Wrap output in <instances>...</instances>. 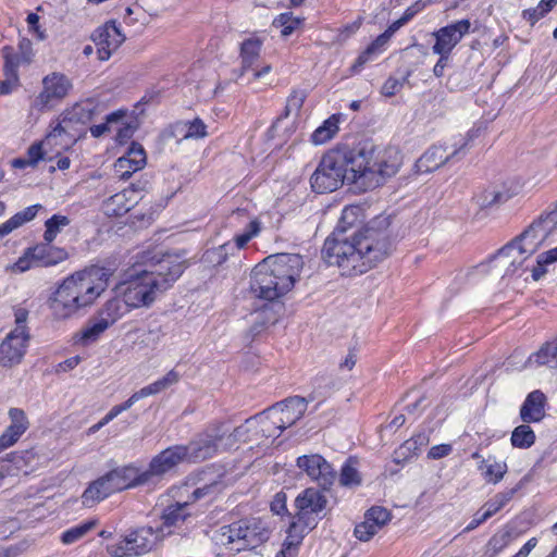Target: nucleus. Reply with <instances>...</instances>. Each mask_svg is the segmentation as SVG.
I'll list each match as a JSON object with an SVG mask.
<instances>
[{
	"label": "nucleus",
	"mask_w": 557,
	"mask_h": 557,
	"mask_svg": "<svg viewBox=\"0 0 557 557\" xmlns=\"http://www.w3.org/2000/svg\"><path fill=\"white\" fill-rule=\"evenodd\" d=\"M177 135L182 136L180 140L201 139L208 136L207 125L199 117H196L193 121H180L172 126V129L169 133V136L172 137H176Z\"/></svg>",
	"instance_id": "7c9ffc66"
},
{
	"label": "nucleus",
	"mask_w": 557,
	"mask_h": 557,
	"mask_svg": "<svg viewBox=\"0 0 557 557\" xmlns=\"http://www.w3.org/2000/svg\"><path fill=\"white\" fill-rule=\"evenodd\" d=\"M372 54H374V52L369 47H367V49L359 54V57L356 59V61L351 65V67H350L351 74L359 73L362 70V67L364 66V64L367 62H369Z\"/></svg>",
	"instance_id": "774afa93"
},
{
	"label": "nucleus",
	"mask_w": 557,
	"mask_h": 557,
	"mask_svg": "<svg viewBox=\"0 0 557 557\" xmlns=\"http://www.w3.org/2000/svg\"><path fill=\"white\" fill-rule=\"evenodd\" d=\"M546 396L535 389L531 392L520 408V418L524 423L540 422L545 416Z\"/></svg>",
	"instance_id": "bb28decb"
},
{
	"label": "nucleus",
	"mask_w": 557,
	"mask_h": 557,
	"mask_svg": "<svg viewBox=\"0 0 557 557\" xmlns=\"http://www.w3.org/2000/svg\"><path fill=\"white\" fill-rule=\"evenodd\" d=\"M115 493L107 474L91 482L82 495V503L86 507H92L95 504Z\"/></svg>",
	"instance_id": "c85d7f7f"
},
{
	"label": "nucleus",
	"mask_w": 557,
	"mask_h": 557,
	"mask_svg": "<svg viewBox=\"0 0 557 557\" xmlns=\"http://www.w3.org/2000/svg\"><path fill=\"white\" fill-rule=\"evenodd\" d=\"M557 261V247L537 256L536 265L532 269V277L534 281L540 280L545 273V265Z\"/></svg>",
	"instance_id": "603ef678"
},
{
	"label": "nucleus",
	"mask_w": 557,
	"mask_h": 557,
	"mask_svg": "<svg viewBox=\"0 0 557 557\" xmlns=\"http://www.w3.org/2000/svg\"><path fill=\"white\" fill-rule=\"evenodd\" d=\"M139 190V187L132 184L131 188L114 194L103 202V212L109 216H122L127 213L138 202Z\"/></svg>",
	"instance_id": "4be33fe9"
},
{
	"label": "nucleus",
	"mask_w": 557,
	"mask_h": 557,
	"mask_svg": "<svg viewBox=\"0 0 557 557\" xmlns=\"http://www.w3.org/2000/svg\"><path fill=\"white\" fill-rule=\"evenodd\" d=\"M510 441L513 447L525 449L535 443V433L529 424H521L515 428Z\"/></svg>",
	"instance_id": "a19ab883"
},
{
	"label": "nucleus",
	"mask_w": 557,
	"mask_h": 557,
	"mask_svg": "<svg viewBox=\"0 0 557 557\" xmlns=\"http://www.w3.org/2000/svg\"><path fill=\"white\" fill-rule=\"evenodd\" d=\"M290 522L287 528V536L285 539L286 549H296L302 542L304 537L312 531L318 523L314 519L302 518V516L296 512L294 516L290 515Z\"/></svg>",
	"instance_id": "a878e982"
},
{
	"label": "nucleus",
	"mask_w": 557,
	"mask_h": 557,
	"mask_svg": "<svg viewBox=\"0 0 557 557\" xmlns=\"http://www.w3.org/2000/svg\"><path fill=\"white\" fill-rule=\"evenodd\" d=\"M4 59L3 72L5 77H18L20 57L15 53L14 48L4 46L1 50Z\"/></svg>",
	"instance_id": "8fccbe9b"
},
{
	"label": "nucleus",
	"mask_w": 557,
	"mask_h": 557,
	"mask_svg": "<svg viewBox=\"0 0 557 557\" xmlns=\"http://www.w3.org/2000/svg\"><path fill=\"white\" fill-rule=\"evenodd\" d=\"M113 490L122 492L137 486L148 485L147 474L133 465L122 466L106 473Z\"/></svg>",
	"instance_id": "aec40b11"
},
{
	"label": "nucleus",
	"mask_w": 557,
	"mask_h": 557,
	"mask_svg": "<svg viewBox=\"0 0 557 557\" xmlns=\"http://www.w3.org/2000/svg\"><path fill=\"white\" fill-rule=\"evenodd\" d=\"M35 260L32 255V247H28L25 249L23 256H21L17 261L14 263L13 269L18 272H25L29 270L30 268H34Z\"/></svg>",
	"instance_id": "680f3d73"
},
{
	"label": "nucleus",
	"mask_w": 557,
	"mask_h": 557,
	"mask_svg": "<svg viewBox=\"0 0 557 557\" xmlns=\"http://www.w3.org/2000/svg\"><path fill=\"white\" fill-rule=\"evenodd\" d=\"M377 532L379 529L370 520L367 519V513L364 515V521L357 524L354 531L355 536L363 542L372 539Z\"/></svg>",
	"instance_id": "4d7b16f0"
},
{
	"label": "nucleus",
	"mask_w": 557,
	"mask_h": 557,
	"mask_svg": "<svg viewBox=\"0 0 557 557\" xmlns=\"http://www.w3.org/2000/svg\"><path fill=\"white\" fill-rule=\"evenodd\" d=\"M111 276V269L91 265L65 277L48 301L52 318L64 321L79 315L107 289Z\"/></svg>",
	"instance_id": "7ed1b4c3"
},
{
	"label": "nucleus",
	"mask_w": 557,
	"mask_h": 557,
	"mask_svg": "<svg viewBox=\"0 0 557 557\" xmlns=\"http://www.w3.org/2000/svg\"><path fill=\"white\" fill-rule=\"evenodd\" d=\"M372 54H374V52L369 47H367V49L359 54V57L356 59V61L351 65V67H350L351 74L359 73L362 70V67L364 66V64L367 62H369Z\"/></svg>",
	"instance_id": "69168bd1"
},
{
	"label": "nucleus",
	"mask_w": 557,
	"mask_h": 557,
	"mask_svg": "<svg viewBox=\"0 0 557 557\" xmlns=\"http://www.w3.org/2000/svg\"><path fill=\"white\" fill-rule=\"evenodd\" d=\"M357 207H346L335 231L325 239L322 258L329 265H336L344 276L366 273L386 259L394 250L391 236V216L379 214L359 231L347 236L358 212Z\"/></svg>",
	"instance_id": "f03ea898"
},
{
	"label": "nucleus",
	"mask_w": 557,
	"mask_h": 557,
	"mask_svg": "<svg viewBox=\"0 0 557 557\" xmlns=\"http://www.w3.org/2000/svg\"><path fill=\"white\" fill-rule=\"evenodd\" d=\"M338 120L335 115L330 116L311 135V141L315 145H322L332 139L338 132Z\"/></svg>",
	"instance_id": "ea45409f"
},
{
	"label": "nucleus",
	"mask_w": 557,
	"mask_h": 557,
	"mask_svg": "<svg viewBox=\"0 0 557 557\" xmlns=\"http://www.w3.org/2000/svg\"><path fill=\"white\" fill-rule=\"evenodd\" d=\"M326 505V497L314 487L306 488L295 499L296 512L300 513L302 518L314 519L315 523L324 517L323 511Z\"/></svg>",
	"instance_id": "f3484780"
},
{
	"label": "nucleus",
	"mask_w": 557,
	"mask_h": 557,
	"mask_svg": "<svg viewBox=\"0 0 557 557\" xmlns=\"http://www.w3.org/2000/svg\"><path fill=\"white\" fill-rule=\"evenodd\" d=\"M335 388V380L331 375H319L313 381V389L308 397V401H322L329 397Z\"/></svg>",
	"instance_id": "58836bf2"
},
{
	"label": "nucleus",
	"mask_w": 557,
	"mask_h": 557,
	"mask_svg": "<svg viewBox=\"0 0 557 557\" xmlns=\"http://www.w3.org/2000/svg\"><path fill=\"white\" fill-rule=\"evenodd\" d=\"M555 4L553 0H541L537 7L523 10L522 17L533 26L549 13Z\"/></svg>",
	"instance_id": "de8ad7c7"
},
{
	"label": "nucleus",
	"mask_w": 557,
	"mask_h": 557,
	"mask_svg": "<svg viewBox=\"0 0 557 557\" xmlns=\"http://www.w3.org/2000/svg\"><path fill=\"white\" fill-rule=\"evenodd\" d=\"M97 314L102 318L111 326L120 319L122 312V300L119 298H112L106 301V304L97 311Z\"/></svg>",
	"instance_id": "a18cd8bd"
},
{
	"label": "nucleus",
	"mask_w": 557,
	"mask_h": 557,
	"mask_svg": "<svg viewBox=\"0 0 557 557\" xmlns=\"http://www.w3.org/2000/svg\"><path fill=\"white\" fill-rule=\"evenodd\" d=\"M185 264L171 256H163L149 269L141 270L146 275L152 276L158 285L165 292L183 274Z\"/></svg>",
	"instance_id": "2eb2a0df"
},
{
	"label": "nucleus",
	"mask_w": 557,
	"mask_h": 557,
	"mask_svg": "<svg viewBox=\"0 0 557 557\" xmlns=\"http://www.w3.org/2000/svg\"><path fill=\"white\" fill-rule=\"evenodd\" d=\"M125 157H129L135 169H143L146 164V152L141 145L132 143Z\"/></svg>",
	"instance_id": "13d9d810"
},
{
	"label": "nucleus",
	"mask_w": 557,
	"mask_h": 557,
	"mask_svg": "<svg viewBox=\"0 0 557 557\" xmlns=\"http://www.w3.org/2000/svg\"><path fill=\"white\" fill-rule=\"evenodd\" d=\"M109 326L108 322L96 313L88 320L87 325L81 331V342L84 345L96 342L100 335L109 329Z\"/></svg>",
	"instance_id": "e433bc0d"
},
{
	"label": "nucleus",
	"mask_w": 557,
	"mask_h": 557,
	"mask_svg": "<svg viewBox=\"0 0 557 557\" xmlns=\"http://www.w3.org/2000/svg\"><path fill=\"white\" fill-rule=\"evenodd\" d=\"M32 255L35 265L49 268L57 265L69 258V253L64 248L52 245V242L39 243L32 247Z\"/></svg>",
	"instance_id": "b1692460"
},
{
	"label": "nucleus",
	"mask_w": 557,
	"mask_h": 557,
	"mask_svg": "<svg viewBox=\"0 0 557 557\" xmlns=\"http://www.w3.org/2000/svg\"><path fill=\"white\" fill-rule=\"evenodd\" d=\"M28 332L24 329H14L0 344V364L12 367L21 362L26 351Z\"/></svg>",
	"instance_id": "dca6fc26"
},
{
	"label": "nucleus",
	"mask_w": 557,
	"mask_h": 557,
	"mask_svg": "<svg viewBox=\"0 0 557 557\" xmlns=\"http://www.w3.org/2000/svg\"><path fill=\"white\" fill-rule=\"evenodd\" d=\"M9 418L11 423L0 436V453L14 445L29 426L26 413L20 408H11Z\"/></svg>",
	"instance_id": "5701e85b"
},
{
	"label": "nucleus",
	"mask_w": 557,
	"mask_h": 557,
	"mask_svg": "<svg viewBox=\"0 0 557 557\" xmlns=\"http://www.w3.org/2000/svg\"><path fill=\"white\" fill-rule=\"evenodd\" d=\"M92 40L98 46L99 60L107 61L112 52L125 40V36L121 33L115 22H108L102 28L96 30L92 35Z\"/></svg>",
	"instance_id": "a211bd4d"
},
{
	"label": "nucleus",
	"mask_w": 557,
	"mask_h": 557,
	"mask_svg": "<svg viewBox=\"0 0 557 557\" xmlns=\"http://www.w3.org/2000/svg\"><path fill=\"white\" fill-rule=\"evenodd\" d=\"M42 85L44 89L36 99L37 106L40 107H47L53 100L63 99L72 88L70 79L59 73H52L46 76L42 81Z\"/></svg>",
	"instance_id": "412c9836"
},
{
	"label": "nucleus",
	"mask_w": 557,
	"mask_h": 557,
	"mask_svg": "<svg viewBox=\"0 0 557 557\" xmlns=\"http://www.w3.org/2000/svg\"><path fill=\"white\" fill-rule=\"evenodd\" d=\"M185 460L188 461L185 445H174L163 449L151 459L148 469L144 471V474H147V483H154L156 478H161Z\"/></svg>",
	"instance_id": "f8f14e48"
},
{
	"label": "nucleus",
	"mask_w": 557,
	"mask_h": 557,
	"mask_svg": "<svg viewBox=\"0 0 557 557\" xmlns=\"http://www.w3.org/2000/svg\"><path fill=\"white\" fill-rule=\"evenodd\" d=\"M404 81L405 78L403 81H399L395 77H388L382 86V95H384L385 97H393L401 89Z\"/></svg>",
	"instance_id": "0e129e2a"
},
{
	"label": "nucleus",
	"mask_w": 557,
	"mask_h": 557,
	"mask_svg": "<svg viewBox=\"0 0 557 557\" xmlns=\"http://www.w3.org/2000/svg\"><path fill=\"white\" fill-rule=\"evenodd\" d=\"M230 440L233 443L244 442L258 446L264 444L265 442V438L261 437V432L259 430V423L256 416L247 419L242 425L235 428L234 431L230 434Z\"/></svg>",
	"instance_id": "c756f323"
},
{
	"label": "nucleus",
	"mask_w": 557,
	"mask_h": 557,
	"mask_svg": "<svg viewBox=\"0 0 557 557\" xmlns=\"http://www.w3.org/2000/svg\"><path fill=\"white\" fill-rule=\"evenodd\" d=\"M367 519L370 520L379 530L391 520V512L384 507L374 506L367 512Z\"/></svg>",
	"instance_id": "5fc2aeb1"
},
{
	"label": "nucleus",
	"mask_w": 557,
	"mask_h": 557,
	"mask_svg": "<svg viewBox=\"0 0 557 557\" xmlns=\"http://www.w3.org/2000/svg\"><path fill=\"white\" fill-rule=\"evenodd\" d=\"M516 492H517V488H510V490L497 493L493 498L487 500L482 506V510L485 511V516H488L491 518L495 513H497L499 510H502L507 505V503H509L512 499Z\"/></svg>",
	"instance_id": "79ce46f5"
},
{
	"label": "nucleus",
	"mask_w": 557,
	"mask_h": 557,
	"mask_svg": "<svg viewBox=\"0 0 557 557\" xmlns=\"http://www.w3.org/2000/svg\"><path fill=\"white\" fill-rule=\"evenodd\" d=\"M304 23V18L294 16L292 12H284L276 16L273 21V26L281 28V34L284 37L292 35Z\"/></svg>",
	"instance_id": "c03bdc74"
},
{
	"label": "nucleus",
	"mask_w": 557,
	"mask_h": 557,
	"mask_svg": "<svg viewBox=\"0 0 557 557\" xmlns=\"http://www.w3.org/2000/svg\"><path fill=\"white\" fill-rule=\"evenodd\" d=\"M511 195L507 190H499L495 187L485 189L480 196L479 203L482 208L500 205L510 199Z\"/></svg>",
	"instance_id": "09e8293b"
},
{
	"label": "nucleus",
	"mask_w": 557,
	"mask_h": 557,
	"mask_svg": "<svg viewBox=\"0 0 557 557\" xmlns=\"http://www.w3.org/2000/svg\"><path fill=\"white\" fill-rule=\"evenodd\" d=\"M269 522L261 517H245L223 524L213 532L212 540L228 550L240 553L252 550L269 541Z\"/></svg>",
	"instance_id": "423d86ee"
},
{
	"label": "nucleus",
	"mask_w": 557,
	"mask_h": 557,
	"mask_svg": "<svg viewBox=\"0 0 557 557\" xmlns=\"http://www.w3.org/2000/svg\"><path fill=\"white\" fill-rule=\"evenodd\" d=\"M286 502H287V496L284 492L276 493L270 504L271 511L277 516L286 515V516L290 517V513L287 510Z\"/></svg>",
	"instance_id": "052dcab7"
},
{
	"label": "nucleus",
	"mask_w": 557,
	"mask_h": 557,
	"mask_svg": "<svg viewBox=\"0 0 557 557\" xmlns=\"http://www.w3.org/2000/svg\"><path fill=\"white\" fill-rule=\"evenodd\" d=\"M117 289L123 296V302L132 308L149 307L159 295L164 293L158 282L143 271L131 275L127 281L117 286Z\"/></svg>",
	"instance_id": "6e6552de"
},
{
	"label": "nucleus",
	"mask_w": 557,
	"mask_h": 557,
	"mask_svg": "<svg viewBox=\"0 0 557 557\" xmlns=\"http://www.w3.org/2000/svg\"><path fill=\"white\" fill-rule=\"evenodd\" d=\"M274 410H270L268 408L263 412L257 414V420L259 423V430L261 432V437H264L265 441L269 438H276L284 431L281 428L280 423L276 422V416Z\"/></svg>",
	"instance_id": "c9c22d12"
},
{
	"label": "nucleus",
	"mask_w": 557,
	"mask_h": 557,
	"mask_svg": "<svg viewBox=\"0 0 557 557\" xmlns=\"http://www.w3.org/2000/svg\"><path fill=\"white\" fill-rule=\"evenodd\" d=\"M188 503H176L175 505L168 506L161 517L162 524L158 528L163 537L172 533L171 528L180 527L184 523L189 516L186 512Z\"/></svg>",
	"instance_id": "2f4dec72"
},
{
	"label": "nucleus",
	"mask_w": 557,
	"mask_h": 557,
	"mask_svg": "<svg viewBox=\"0 0 557 557\" xmlns=\"http://www.w3.org/2000/svg\"><path fill=\"white\" fill-rule=\"evenodd\" d=\"M469 20H460L436 30L433 35L435 44L432 50L435 54L450 55L453 49L461 41L462 37L470 32Z\"/></svg>",
	"instance_id": "4468645a"
},
{
	"label": "nucleus",
	"mask_w": 557,
	"mask_h": 557,
	"mask_svg": "<svg viewBox=\"0 0 557 557\" xmlns=\"http://www.w3.org/2000/svg\"><path fill=\"white\" fill-rule=\"evenodd\" d=\"M262 45V40L255 36L245 39L240 44L239 58L242 66L238 77H242L246 72L253 70V66L260 58Z\"/></svg>",
	"instance_id": "cd10ccee"
},
{
	"label": "nucleus",
	"mask_w": 557,
	"mask_h": 557,
	"mask_svg": "<svg viewBox=\"0 0 557 557\" xmlns=\"http://www.w3.org/2000/svg\"><path fill=\"white\" fill-rule=\"evenodd\" d=\"M400 165L401 156L395 147L338 145L322 156L310 185L317 194L335 191L345 183L374 189L394 176Z\"/></svg>",
	"instance_id": "f257e3e1"
},
{
	"label": "nucleus",
	"mask_w": 557,
	"mask_h": 557,
	"mask_svg": "<svg viewBox=\"0 0 557 557\" xmlns=\"http://www.w3.org/2000/svg\"><path fill=\"white\" fill-rule=\"evenodd\" d=\"M163 539L157 528L143 527L121 540L119 543L108 546V553L112 557L138 556L150 552L156 544Z\"/></svg>",
	"instance_id": "1a4fd4ad"
},
{
	"label": "nucleus",
	"mask_w": 557,
	"mask_h": 557,
	"mask_svg": "<svg viewBox=\"0 0 557 557\" xmlns=\"http://www.w3.org/2000/svg\"><path fill=\"white\" fill-rule=\"evenodd\" d=\"M506 471H507L506 463L494 462L486 467V470L484 472V478L488 482L497 483L503 479Z\"/></svg>",
	"instance_id": "bf43d9fd"
},
{
	"label": "nucleus",
	"mask_w": 557,
	"mask_h": 557,
	"mask_svg": "<svg viewBox=\"0 0 557 557\" xmlns=\"http://www.w3.org/2000/svg\"><path fill=\"white\" fill-rule=\"evenodd\" d=\"M476 136V131H469L465 137H454L444 144L431 146L416 162L418 173H431L447 162L466 154V149Z\"/></svg>",
	"instance_id": "0eeeda50"
},
{
	"label": "nucleus",
	"mask_w": 557,
	"mask_h": 557,
	"mask_svg": "<svg viewBox=\"0 0 557 557\" xmlns=\"http://www.w3.org/2000/svg\"><path fill=\"white\" fill-rule=\"evenodd\" d=\"M296 465L323 491H330L337 480V472L321 455H304L297 458Z\"/></svg>",
	"instance_id": "9b49d317"
},
{
	"label": "nucleus",
	"mask_w": 557,
	"mask_h": 557,
	"mask_svg": "<svg viewBox=\"0 0 557 557\" xmlns=\"http://www.w3.org/2000/svg\"><path fill=\"white\" fill-rule=\"evenodd\" d=\"M95 107L91 102L76 103L71 110L64 112L67 117L78 124L79 126L86 125L92 120Z\"/></svg>",
	"instance_id": "37998d69"
},
{
	"label": "nucleus",
	"mask_w": 557,
	"mask_h": 557,
	"mask_svg": "<svg viewBox=\"0 0 557 557\" xmlns=\"http://www.w3.org/2000/svg\"><path fill=\"white\" fill-rule=\"evenodd\" d=\"M261 222L259 219H252L244 232L234 237V243H225L221 245L216 253L219 256L218 263H222L226 260L227 253H234L235 250H240L255 237H257L261 232Z\"/></svg>",
	"instance_id": "393cba45"
},
{
	"label": "nucleus",
	"mask_w": 557,
	"mask_h": 557,
	"mask_svg": "<svg viewBox=\"0 0 557 557\" xmlns=\"http://www.w3.org/2000/svg\"><path fill=\"white\" fill-rule=\"evenodd\" d=\"M189 481L195 485L188 499L191 503L198 500H213L225 488L224 474L213 467H207L196 472Z\"/></svg>",
	"instance_id": "9d476101"
},
{
	"label": "nucleus",
	"mask_w": 557,
	"mask_h": 557,
	"mask_svg": "<svg viewBox=\"0 0 557 557\" xmlns=\"http://www.w3.org/2000/svg\"><path fill=\"white\" fill-rule=\"evenodd\" d=\"M304 267L298 253H277L256 265L250 276V290L260 299L273 301L288 293Z\"/></svg>",
	"instance_id": "20e7f679"
},
{
	"label": "nucleus",
	"mask_w": 557,
	"mask_h": 557,
	"mask_svg": "<svg viewBox=\"0 0 557 557\" xmlns=\"http://www.w3.org/2000/svg\"><path fill=\"white\" fill-rule=\"evenodd\" d=\"M135 169L129 157H121L114 163V172L121 180H128L133 173L139 171Z\"/></svg>",
	"instance_id": "6e6d98bb"
},
{
	"label": "nucleus",
	"mask_w": 557,
	"mask_h": 557,
	"mask_svg": "<svg viewBox=\"0 0 557 557\" xmlns=\"http://www.w3.org/2000/svg\"><path fill=\"white\" fill-rule=\"evenodd\" d=\"M71 223L70 219L65 215L53 214L45 222L44 240L53 242L62 227L67 226Z\"/></svg>",
	"instance_id": "49530a36"
},
{
	"label": "nucleus",
	"mask_w": 557,
	"mask_h": 557,
	"mask_svg": "<svg viewBox=\"0 0 557 557\" xmlns=\"http://www.w3.org/2000/svg\"><path fill=\"white\" fill-rule=\"evenodd\" d=\"M338 482L342 486L352 487L361 484V475L357 469L356 458L349 457L337 475Z\"/></svg>",
	"instance_id": "4c0bfd02"
},
{
	"label": "nucleus",
	"mask_w": 557,
	"mask_h": 557,
	"mask_svg": "<svg viewBox=\"0 0 557 557\" xmlns=\"http://www.w3.org/2000/svg\"><path fill=\"white\" fill-rule=\"evenodd\" d=\"M41 208L40 205H34L25 208L24 210L14 214L15 220L17 221L20 227L25 223L34 220L38 213V210Z\"/></svg>",
	"instance_id": "e2e57ef3"
},
{
	"label": "nucleus",
	"mask_w": 557,
	"mask_h": 557,
	"mask_svg": "<svg viewBox=\"0 0 557 557\" xmlns=\"http://www.w3.org/2000/svg\"><path fill=\"white\" fill-rule=\"evenodd\" d=\"M372 54H374V52L369 47H367V49L359 54V57L356 59V61L351 65V67H350L351 74L359 73L362 70V67L364 66V64L367 62H369Z\"/></svg>",
	"instance_id": "338daca9"
},
{
	"label": "nucleus",
	"mask_w": 557,
	"mask_h": 557,
	"mask_svg": "<svg viewBox=\"0 0 557 557\" xmlns=\"http://www.w3.org/2000/svg\"><path fill=\"white\" fill-rule=\"evenodd\" d=\"M306 99V94L301 90H293L286 100V106L281 117H288L292 113H298Z\"/></svg>",
	"instance_id": "864d4df0"
},
{
	"label": "nucleus",
	"mask_w": 557,
	"mask_h": 557,
	"mask_svg": "<svg viewBox=\"0 0 557 557\" xmlns=\"http://www.w3.org/2000/svg\"><path fill=\"white\" fill-rule=\"evenodd\" d=\"M223 424H216L197 440L191 441L187 448L188 461L197 462L211 458L216 449L219 442L223 438Z\"/></svg>",
	"instance_id": "ddd939ff"
},
{
	"label": "nucleus",
	"mask_w": 557,
	"mask_h": 557,
	"mask_svg": "<svg viewBox=\"0 0 557 557\" xmlns=\"http://www.w3.org/2000/svg\"><path fill=\"white\" fill-rule=\"evenodd\" d=\"M529 364L557 367V336L542 345V347L528 359Z\"/></svg>",
	"instance_id": "f704fd0d"
},
{
	"label": "nucleus",
	"mask_w": 557,
	"mask_h": 557,
	"mask_svg": "<svg viewBox=\"0 0 557 557\" xmlns=\"http://www.w3.org/2000/svg\"><path fill=\"white\" fill-rule=\"evenodd\" d=\"M557 224V212L541 214L520 235L503 246L492 261L505 268L503 276L512 275L523 262L537 251Z\"/></svg>",
	"instance_id": "39448f33"
},
{
	"label": "nucleus",
	"mask_w": 557,
	"mask_h": 557,
	"mask_svg": "<svg viewBox=\"0 0 557 557\" xmlns=\"http://www.w3.org/2000/svg\"><path fill=\"white\" fill-rule=\"evenodd\" d=\"M96 525L95 521H86L64 531L61 535L63 544H73L85 536Z\"/></svg>",
	"instance_id": "3c124183"
},
{
	"label": "nucleus",
	"mask_w": 557,
	"mask_h": 557,
	"mask_svg": "<svg viewBox=\"0 0 557 557\" xmlns=\"http://www.w3.org/2000/svg\"><path fill=\"white\" fill-rule=\"evenodd\" d=\"M78 124L74 123L71 117H67L64 113L61 115L58 124L48 134L47 139L51 140L57 137H66L64 141L65 146L73 145L82 135V129L78 128Z\"/></svg>",
	"instance_id": "473e14b6"
},
{
	"label": "nucleus",
	"mask_w": 557,
	"mask_h": 557,
	"mask_svg": "<svg viewBox=\"0 0 557 557\" xmlns=\"http://www.w3.org/2000/svg\"><path fill=\"white\" fill-rule=\"evenodd\" d=\"M180 379L181 375L177 371H175L174 369L170 370L164 376L147 386H144L139 391L135 392V394L137 395L139 400L148 396L157 395L165 391L166 388L171 387L172 385H175L180 381Z\"/></svg>",
	"instance_id": "72a5a7b5"
},
{
	"label": "nucleus",
	"mask_w": 557,
	"mask_h": 557,
	"mask_svg": "<svg viewBox=\"0 0 557 557\" xmlns=\"http://www.w3.org/2000/svg\"><path fill=\"white\" fill-rule=\"evenodd\" d=\"M307 398L294 396L276 403L270 407V410L276 412V422L285 430L302 418L307 409Z\"/></svg>",
	"instance_id": "6ab92c4d"
}]
</instances>
